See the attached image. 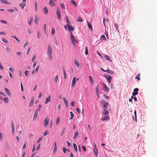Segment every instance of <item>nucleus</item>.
Here are the masks:
<instances>
[{
    "label": "nucleus",
    "mask_w": 157,
    "mask_h": 157,
    "mask_svg": "<svg viewBox=\"0 0 157 157\" xmlns=\"http://www.w3.org/2000/svg\"><path fill=\"white\" fill-rule=\"evenodd\" d=\"M54 148L53 151V152L54 153H55L56 152L57 150V142H54Z\"/></svg>",
    "instance_id": "nucleus-21"
},
{
    "label": "nucleus",
    "mask_w": 157,
    "mask_h": 157,
    "mask_svg": "<svg viewBox=\"0 0 157 157\" xmlns=\"http://www.w3.org/2000/svg\"><path fill=\"white\" fill-rule=\"evenodd\" d=\"M5 90L6 91V93L7 94L10 96H11V93L10 91L7 88L5 87L4 88Z\"/></svg>",
    "instance_id": "nucleus-16"
},
{
    "label": "nucleus",
    "mask_w": 157,
    "mask_h": 157,
    "mask_svg": "<svg viewBox=\"0 0 157 157\" xmlns=\"http://www.w3.org/2000/svg\"><path fill=\"white\" fill-rule=\"evenodd\" d=\"M11 37L15 39L18 42H20L19 40L15 36H12Z\"/></svg>",
    "instance_id": "nucleus-42"
},
{
    "label": "nucleus",
    "mask_w": 157,
    "mask_h": 157,
    "mask_svg": "<svg viewBox=\"0 0 157 157\" xmlns=\"http://www.w3.org/2000/svg\"><path fill=\"white\" fill-rule=\"evenodd\" d=\"M33 21V19L31 18H30L29 21V25H31Z\"/></svg>",
    "instance_id": "nucleus-51"
},
{
    "label": "nucleus",
    "mask_w": 157,
    "mask_h": 157,
    "mask_svg": "<svg viewBox=\"0 0 157 157\" xmlns=\"http://www.w3.org/2000/svg\"><path fill=\"white\" fill-rule=\"evenodd\" d=\"M87 25L88 27H89V28L91 31H93V29L91 24L89 22L87 21Z\"/></svg>",
    "instance_id": "nucleus-18"
},
{
    "label": "nucleus",
    "mask_w": 157,
    "mask_h": 157,
    "mask_svg": "<svg viewBox=\"0 0 157 157\" xmlns=\"http://www.w3.org/2000/svg\"><path fill=\"white\" fill-rule=\"evenodd\" d=\"M77 21L78 22H82L83 21L81 17H78L77 20Z\"/></svg>",
    "instance_id": "nucleus-35"
},
{
    "label": "nucleus",
    "mask_w": 157,
    "mask_h": 157,
    "mask_svg": "<svg viewBox=\"0 0 157 157\" xmlns=\"http://www.w3.org/2000/svg\"><path fill=\"white\" fill-rule=\"evenodd\" d=\"M103 86L104 89H103V90L104 91H106L107 92H108L109 90V88L107 87L106 85L104 83H103Z\"/></svg>",
    "instance_id": "nucleus-15"
},
{
    "label": "nucleus",
    "mask_w": 157,
    "mask_h": 157,
    "mask_svg": "<svg viewBox=\"0 0 157 157\" xmlns=\"http://www.w3.org/2000/svg\"><path fill=\"white\" fill-rule=\"evenodd\" d=\"M48 133L47 131H46L43 134V135L44 136H45L47 135L48 134Z\"/></svg>",
    "instance_id": "nucleus-64"
},
{
    "label": "nucleus",
    "mask_w": 157,
    "mask_h": 157,
    "mask_svg": "<svg viewBox=\"0 0 157 157\" xmlns=\"http://www.w3.org/2000/svg\"><path fill=\"white\" fill-rule=\"evenodd\" d=\"M136 113V110H135L134 111V114L135 116V121L136 122H137Z\"/></svg>",
    "instance_id": "nucleus-49"
},
{
    "label": "nucleus",
    "mask_w": 157,
    "mask_h": 157,
    "mask_svg": "<svg viewBox=\"0 0 157 157\" xmlns=\"http://www.w3.org/2000/svg\"><path fill=\"white\" fill-rule=\"evenodd\" d=\"M19 75L21 77L22 75V72L21 70H19L18 71Z\"/></svg>",
    "instance_id": "nucleus-61"
},
{
    "label": "nucleus",
    "mask_w": 157,
    "mask_h": 157,
    "mask_svg": "<svg viewBox=\"0 0 157 157\" xmlns=\"http://www.w3.org/2000/svg\"><path fill=\"white\" fill-rule=\"evenodd\" d=\"M63 75H64V79H66V77H67L66 73L65 72V71L64 68H63Z\"/></svg>",
    "instance_id": "nucleus-36"
},
{
    "label": "nucleus",
    "mask_w": 157,
    "mask_h": 157,
    "mask_svg": "<svg viewBox=\"0 0 157 157\" xmlns=\"http://www.w3.org/2000/svg\"><path fill=\"white\" fill-rule=\"evenodd\" d=\"M103 96L104 97V98L107 99H109V97L107 95H105V94H103Z\"/></svg>",
    "instance_id": "nucleus-63"
},
{
    "label": "nucleus",
    "mask_w": 157,
    "mask_h": 157,
    "mask_svg": "<svg viewBox=\"0 0 157 157\" xmlns=\"http://www.w3.org/2000/svg\"><path fill=\"white\" fill-rule=\"evenodd\" d=\"M73 145L74 148L75 150V151H77L78 150V148L77 147V145L74 143H73Z\"/></svg>",
    "instance_id": "nucleus-37"
},
{
    "label": "nucleus",
    "mask_w": 157,
    "mask_h": 157,
    "mask_svg": "<svg viewBox=\"0 0 157 157\" xmlns=\"http://www.w3.org/2000/svg\"><path fill=\"white\" fill-rule=\"evenodd\" d=\"M85 54L86 55H87L88 54V48L87 47H85Z\"/></svg>",
    "instance_id": "nucleus-44"
},
{
    "label": "nucleus",
    "mask_w": 157,
    "mask_h": 157,
    "mask_svg": "<svg viewBox=\"0 0 157 157\" xmlns=\"http://www.w3.org/2000/svg\"><path fill=\"white\" fill-rule=\"evenodd\" d=\"M51 96L49 95L46 98L45 101V104H47L48 102H50L51 101Z\"/></svg>",
    "instance_id": "nucleus-13"
},
{
    "label": "nucleus",
    "mask_w": 157,
    "mask_h": 157,
    "mask_svg": "<svg viewBox=\"0 0 157 157\" xmlns=\"http://www.w3.org/2000/svg\"><path fill=\"white\" fill-rule=\"evenodd\" d=\"M2 99L5 103H7L8 102L9 99L7 98H3Z\"/></svg>",
    "instance_id": "nucleus-39"
},
{
    "label": "nucleus",
    "mask_w": 157,
    "mask_h": 157,
    "mask_svg": "<svg viewBox=\"0 0 157 157\" xmlns=\"http://www.w3.org/2000/svg\"><path fill=\"white\" fill-rule=\"evenodd\" d=\"M109 114V112L108 110L106 109H104V110L102 113L103 115H106Z\"/></svg>",
    "instance_id": "nucleus-17"
},
{
    "label": "nucleus",
    "mask_w": 157,
    "mask_h": 157,
    "mask_svg": "<svg viewBox=\"0 0 157 157\" xmlns=\"http://www.w3.org/2000/svg\"><path fill=\"white\" fill-rule=\"evenodd\" d=\"M0 1L2 3L6 4H9V2H8L6 0H0Z\"/></svg>",
    "instance_id": "nucleus-29"
},
{
    "label": "nucleus",
    "mask_w": 157,
    "mask_h": 157,
    "mask_svg": "<svg viewBox=\"0 0 157 157\" xmlns=\"http://www.w3.org/2000/svg\"><path fill=\"white\" fill-rule=\"evenodd\" d=\"M11 132H12L13 133H14V131H15V128L13 122V121H11Z\"/></svg>",
    "instance_id": "nucleus-12"
},
{
    "label": "nucleus",
    "mask_w": 157,
    "mask_h": 157,
    "mask_svg": "<svg viewBox=\"0 0 157 157\" xmlns=\"http://www.w3.org/2000/svg\"><path fill=\"white\" fill-rule=\"evenodd\" d=\"M44 122V126L46 127L48 125L49 122V119L48 117H47L45 118Z\"/></svg>",
    "instance_id": "nucleus-8"
},
{
    "label": "nucleus",
    "mask_w": 157,
    "mask_h": 157,
    "mask_svg": "<svg viewBox=\"0 0 157 157\" xmlns=\"http://www.w3.org/2000/svg\"><path fill=\"white\" fill-rule=\"evenodd\" d=\"M66 150H67V148L65 147H63V152L64 153H66Z\"/></svg>",
    "instance_id": "nucleus-59"
},
{
    "label": "nucleus",
    "mask_w": 157,
    "mask_h": 157,
    "mask_svg": "<svg viewBox=\"0 0 157 157\" xmlns=\"http://www.w3.org/2000/svg\"><path fill=\"white\" fill-rule=\"evenodd\" d=\"M47 55L48 57L49 60L50 61H51L52 59V54H47Z\"/></svg>",
    "instance_id": "nucleus-31"
},
{
    "label": "nucleus",
    "mask_w": 157,
    "mask_h": 157,
    "mask_svg": "<svg viewBox=\"0 0 157 157\" xmlns=\"http://www.w3.org/2000/svg\"><path fill=\"white\" fill-rule=\"evenodd\" d=\"M76 82V78L75 77H74L72 79V82H71V88H73L74 87L75 85V84Z\"/></svg>",
    "instance_id": "nucleus-9"
},
{
    "label": "nucleus",
    "mask_w": 157,
    "mask_h": 157,
    "mask_svg": "<svg viewBox=\"0 0 157 157\" xmlns=\"http://www.w3.org/2000/svg\"><path fill=\"white\" fill-rule=\"evenodd\" d=\"M43 139V137H40L37 141V143H39Z\"/></svg>",
    "instance_id": "nucleus-60"
},
{
    "label": "nucleus",
    "mask_w": 157,
    "mask_h": 157,
    "mask_svg": "<svg viewBox=\"0 0 157 157\" xmlns=\"http://www.w3.org/2000/svg\"><path fill=\"white\" fill-rule=\"evenodd\" d=\"M71 3L73 4L75 7H77V6L76 4V3L75 2L74 0H71Z\"/></svg>",
    "instance_id": "nucleus-28"
},
{
    "label": "nucleus",
    "mask_w": 157,
    "mask_h": 157,
    "mask_svg": "<svg viewBox=\"0 0 157 157\" xmlns=\"http://www.w3.org/2000/svg\"><path fill=\"white\" fill-rule=\"evenodd\" d=\"M66 20L67 22V24L69 25V24H70V21L67 17H66Z\"/></svg>",
    "instance_id": "nucleus-54"
},
{
    "label": "nucleus",
    "mask_w": 157,
    "mask_h": 157,
    "mask_svg": "<svg viewBox=\"0 0 157 157\" xmlns=\"http://www.w3.org/2000/svg\"><path fill=\"white\" fill-rule=\"evenodd\" d=\"M56 14L58 19L60 20L61 18V14L58 7L57 9Z\"/></svg>",
    "instance_id": "nucleus-7"
},
{
    "label": "nucleus",
    "mask_w": 157,
    "mask_h": 157,
    "mask_svg": "<svg viewBox=\"0 0 157 157\" xmlns=\"http://www.w3.org/2000/svg\"><path fill=\"white\" fill-rule=\"evenodd\" d=\"M104 57L105 59H106L107 60H110V57L107 56V55H105L104 56Z\"/></svg>",
    "instance_id": "nucleus-43"
},
{
    "label": "nucleus",
    "mask_w": 157,
    "mask_h": 157,
    "mask_svg": "<svg viewBox=\"0 0 157 157\" xmlns=\"http://www.w3.org/2000/svg\"><path fill=\"white\" fill-rule=\"evenodd\" d=\"M52 49L51 46L49 44L48 46V50L47 54H52Z\"/></svg>",
    "instance_id": "nucleus-4"
},
{
    "label": "nucleus",
    "mask_w": 157,
    "mask_h": 157,
    "mask_svg": "<svg viewBox=\"0 0 157 157\" xmlns=\"http://www.w3.org/2000/svg\"><path fill=\"white\" fill-rule=\"evenodd\" d=\"M66 26L67 27L68 30V31L71 32V31L74 30V28L72 26H71L70 25L68 24H67Z\"/></svg>",
    "instance_id": "nucleus-6"
},
{
    "label": "nucleus",
    "mask_w": 157,
    "mask_h": 157,
    "mask_svg": "<svg viewBox=\"0 0 157 157\" xmlns=\"http://www.w3.org/2000/svg\"><path fill=\"white\" fill-rule=\"evenodd\" d=\"M109 120V117L108 116H104L101 118V120L102 121H108Z\"/></svg>",
    "instance_id": "nucleus-14"
},
{
    "label": "nucleus",
    "mask_w": 157,
    "mask_h": 157,
    "mask_svg": "<svg viewBox=\"0 0 157 157\" xmlns=\"http://www.w3.org/2000/svg\"><path fill=\"white\" fill-rule=\"evenodd\" d=\"M26 0H22V3L19 4L21 9L23 10L25 6L26 5Z\"/></svg>",
    "instance_id": "nucleus-3"
},
{
    "label": "nucleus",
    "mask_w": 157,
    "mask_h": 157,
    "mask_svg": "<svg viewBox=\"0 0 157 157\" xmlns=\"http://www.w3.org/2000/svg\"><path fill=\"white\" fill-rule=\"evenodd\" d=\"M106 72H108L109 73V74H114V73L113 71L110 70L109 69H108L107 70L105 71Z\"/></svg>",
    "instance_id": "nucleus-27"
},
{
    "label": "nucleus",
    "mask_w": 157,
    "mask_h": 157,
    "mask_svg": "<svg viewBox=\"0 0 157 157\" xmlns=\"http://www.w3.org/2000/svg\"><path fill=\"white\" fill-rule=\"evenodd\" d=\"M9 70L12 72H13L14 71V70L12 67L9 68Z\"/></svg>",
    "instance_id": "nucleus-56"
},
{
    "label": "nucleus",
    "mask_w": 157,
    "mask_h": 157,
    "mask_svg": "<svg viewBox=\"0 0 157 157\" xmlns=\"http://www.w3.org/2000/svg\"><path fill=\"white\" fill-rule=\"evenodd\" d=\"M55 33V30L54 28H52V32H51V35L53 36Z\"/></svg>",
    "instance_id": "nucleus-45"
},
{
    "label": "nucleus",
    "mask_w": 157,
    "mask_h": 157,
    "mask_svg": "<svg viewBox=\"0 0 157 157\" xmlns=\"http://www.w3.org/2000/svg\"><path fill=\"white\" fill-rule=\"evenodd\" d=\"M37 115V112H35L34 115V117H33V120H35L36 118Z\"/></svg>",
    "instance_id": "nucleus-38"
},
{
    "label": "nucleus",
    "mask_w": 157,
    "mask_h": 157,
    "mask_svg": "<svg viewBox=\"0 0 157 157\" xmlns=\"http://www.w3.org/2000/svg\"><path fill=\"white\" fill-rule=\"evenodd\" d=\"M114 25L116 29L117 30L118 32H119V30L118 29L119 26L117 25L116 23H114Z\"/></svg>",
    "instance_id": "nucleus-32"
},
{
    "label": "nucleus",
    "mask_w": 157,
    "mask_h": 157,
    "mask_svg": "<svg viewBox=\"0 0 157 157\" xmlns=\"http://www.w3.org/2000/svg\"><path fill=\"white\" fill-rule=\"evenodd\" d=\"M103 109H106L108 106V103L107 101L103 104Z\"/></svg>",
    "instance_id": "nucleus-23"
},
{
    "label": "nucleus",
    "mask_w": 157,
    "mask_h": 157,
    "mask_svg": "<svg viewBox=\"0 0 157 157\" xmlns=\"http://www.w3.org/2000/svg\"><path fill=\"white\" fill-rule=\"evenodd\" d=\"M104 76L107 79L108 82L110 83L112 79L111 76L107 75H105Z\"/></svg>",
    "instance_id": "nucleus-5"
},
{
    "label": "nucleus",
    "mask_w": 157,
    "mask_h": 157,
    "mask_svg": "<svg viewBox=\"0 0 157 157\" xmlns=\"http://www.w3.org/2000/svg\"><path fill=\"white\" fill-rule=\"evenodd\" d=\"M65 127H63L62 130V133L61 134V136H62L63 135V134L65 132Z\"/></svg>",
    "instance_id": "nucleus-53"
},
{
    "label": "nucleus",
    "mask_w": 157,
    "mask_h": 157,
    "mask_svg": "<svg viewBox=\"0 0 157 157\" xmlns=\"http://www.w3.org/2000/svg\"><path fill=\"white\" fill-rule=\"evenodd\" d=\"M46 24H45L44 25L43 30L44 31H45L46 32Z\"/></svg>",
    "instance_id": "nucleus-58"
},
{
    "label": "nucleus",
    "mask_w": 157,
    "mask_h": 157,
    "mask_svg": "<svg viewBox=\"0 0 157 157\" xmlns=\"http://www.w3.org/2000/svg\"><path fill=\"white\" fill-rule=\"evenodd\" d=\"M39 66H37L36 67V69L35 70V72H38L39 69Z\"/></svg>",
    "instance_id": "nucleus-57"
},
{
    "label": "nucleus",
    "mask_w": 157,
    "mask_h": 157,
    "mask_svg": "<svg viewBox=\"0 0 157 157\" xmlns=\"http://www.w3.org/2000/svg\"><path fill=\"white\" fill-rule=\"evenodd\" d=\"M75 63L78 67H80L79 63L76 59L75 60Z\"/></svg>",
    "instance_id": "nucleus-30"
},
{
    "label": "nucleus",
    "mask_w": 157,
    "mask_h": 157,
    "mask_svg": "<svg viewBox=\"0 0 157 157\" xmlns=\"http://www.w3.org/2000/svg\"><path fill=\"white\" fill-rule=\"evenodd\" d=\"M6 95L2 92H0V100H2L3 97H6Z\"/></svg>",
    "instance_id": "nucleus-19"
},
{
    "label": "nucleus",
    "mask_w": 157,
    "mask_h": 157,
    "mask_svg": "<svg viewBox=\"0 0 157 157\" xmlns=\"http://www.w3.org/2000/svg\"><path fill=\"white\" fill-rule=\"evenodd\" d=\"M37 3L36 2H35V10L36 12H37Z\"/></svg>",
    "instance_id": "nucleus-48"
},
{
    "label": "nucleus",
    "mask_w": 157,
    "mask_h": 157,
    "mask_svg": "<svg viewBox=\"0 0 157 157\" xmlns=\"http://www.w3.org/2000/svg\"><path fill=\"white\" fill-rule=\"evenodd\" d=\"M100 40H106V39L105 36L103 35H102L101 36L100 38Z\"/></svg>",
    "instance_id": "nucleus-33"
},
{
    "label": "nucleus",
    "mask_w": 157,
    "mask_h": 157,
    "mask_svg": "<svg viewBox=\"0 0 157 157\" xmlns=\"http://www.w3.org/2000/svg\"><path fill=\"white\" fill-rule=\"evenodd\" d=\"M58 76L57 75H56L55 76L54 78V81L55 83L57 82V81H58Z\"/></svg>",
    "instance_id": "nucleus-40"
},
{
    "label": "nucleus",
    "mask_w": 157,
    "mask_h": 157,
    "mask_svg": "<svg viewBox=\"0 0 157 157\" xmlns=\"http://www.w3.org/2000/svg\"><path fill=\"white\" fill-rule=\"evenodd\" d=\"M134 92L132 93V95L134 96H135L136 95L138 94V91L139 89L138 88H135L134 89Z\"/></svg>",
    "instance_id": "nucleus-10"
},
{
    "label": "nucleus",
    "mask_w": 157,
    "mask_h": 157,
    "mask_svg": "<svg viewBox=\"0 0 157 157\" xmlns=\"http://www.w3.org/2000/svg\"><path fill=\"white\" fill-rule=\"evenodd\" d=\"M0 21L3 23H4V24H7V22L4 20H0Z\"/></svg>",
    "instance_id": "nucleus-62"
},
{
    "label": "nucleus",
    "mask_w": 157,
    "mask_h": 157,
    "mask_svg": "<svg viewBox=\"0 0 157 157\" xmlns=\"http://www.w3.org/2000/svg\"><path fill=\"white\" fill-rule=\"evenodd\" d=\"M60 6H61V8L62 9H65V6L63 3L60 4Z\"/></svg>",
    "instance_id": "nucleus-52"
},
{
    "label": "nucleus",
    "mask_w": 157,
    "mask_h": 157,
    "mask_svg": "<svg viewBox=\"0 0 157 157\" xmlns=\"http://www.w3.org/2000/svg\"><path fill=\"white\" fill-rule=\"evenodd\" d=\"M79 135V132L78 131H76L75 132V134L74 136V139H75Z\"/></svg>",
    "instance_id": "nucleus-26"
},
{
    "label": "nucleus",
    "mask_w": 157,
    "mask_h": 157,
    "mask_svg": "<svg viewBox=\"0 0 157 157\" xmlns=\"http://www.w3.org/2000/svg\"><path fill=\"white\" fill-rule=\"evenodd\" d=\"M63 102L66 106V107L68 106V103L67 101L66 100V98H63Z\"/></svg>",
    "instance_id": "nucleus-22"
},
{
    "label": "nucleus",
    "mask_w": 157,
    "mask_h": 157,
    "mask_svg": "<svg viewBox=\"0 0 157 157\" xmlns=\"http://www.w3.org/2000/svg\"><path fill=\"white\" fill-rule=\"evenodd\" d=\"M49 4L51 6H55V4L52 0H50Z\"/></svg>",
    "instance_id": "nucleus-25"
},
{
    "label": "nucleus",
    "mask_w": 157,
    "mask_h": 157,
    "mask_svg": "<svg viewBox=\"0 0 157 157\" xmlns=\"http://www.w3.org/2000/svg\"><path fill=\"white\" fill-rule=\"evenodd\" d=\"M39 21V20L37 18V16H36L35 17V19L34 20V22L36 23V24L37 25L38 23V22Z\"/></svg>",
    "instance_id": "nucleus-34"
},
{
    "label": "nucleus",
    "mask_w": 157,
    "mask_h": 157,
    "mask_svg": "<svg viewBox=\"0 0 157 157\" xmlns=\"http://www.w3.org/2000/svg\"><path fill=\"white\" fill-rule=\"evenodd\" d=\"M60 121V118L59 117H58L56 120V125H58Z\"/></svg>",
    "instance_id": "nucleus-47"
},
{
    "label": "nucleus",
    "mask_w": 157,
    "mask_h": 157,
    "mask_svg": "<svg viewBox=\"0 0 157 157\" xmlns=\"http://www.w3.org/2000/svg\"><path fill=\"white\" fill-rule=\"evenodd\" d=\"M89 78L90 80V82L91 84L93 85L94 83V81H93L92 78V77H91V76H89Z\"/></svg>",
    "instance_id": "nucleus-41"
},
{
    "label": "nucleus",
    "mask_w": 157,
    "mask_h": 157,
    "mask_svg": "<svg viewBox=\"0 0 157 157\" xmlns=\"http://www.w3.org/2000/svg\"><path fill=\"white\" fill-rule=\"evenodd\" d=\"M93 152L94 155L96 157H97L98 155V150L96 147V144L95 143H94Z\"/></svg>",
    "instance_id": "nucleus-2"
},
{
    "label": "nucleus",
    "mask_w": 157,
    "mask_h": 157,
    "mask_svg": "<svg viewBox=\"0 0 157 157\" xmlns=\"http://www.w3.org/2000/svg\"><path fill=\"white\" fill-rule=\"evenodd\" d=\"M34 100V98L33 97L31 99V101L30 102L29 106V107H31L33 105Z\"/></svg>",
    "instance_id": "nucleus-20"
},
{
    "label": "nucleus",
    "mask_w": 157,
    "mask_h": 157,
    "mask_svg": "<svg viewBox=\"0 0 157 157\" xmlns=\"http://www.w3.org/2000/svg\"><path fill=\"white\" fill-rule=\"evenodd\" d=\"M98 85H97L95 89V94L98 97V98H100V96L99 94L98 93Z\"/></svg>",
    "instance_id": "nucleus-11"
},
{
    "label": "nucleus",
    "mask_w": 157,
    "mask_h": 157,
    "mask_svg": "<svg viewBox=\"0 0 157 157\" xmlns=\"http://www.w3.org/2000/svg\"><path fill=\"white\" fill-rule=\"evenodd\" d=\"M41 35L40 32L39 31L37 32V38L39 39Z\"/></svg>",
    "instance_id": "nucleus-55"
},
{
    "label": "nucleus",
    "mask_w": 157,
    "mask_h": 157,
    "mask_svg": "<svg viewBox=\"0 0 157 157\" xmlns=\"http://www.w3.org/2000/svg\"><path fill=\"white\" fill-rule=\"evenodd\" d=\"M43 10L45 14H46L48 13V10L47 8L45 7L43 9Z\"/></svg>",
    "instance_id": "nucleus-24"
},
{
    "label": "nucleus",
    "mask_w": 157,
    "mask_h": 157,
    "mask_svg": "<svg viewBox=\"0 0 157 157\" xmlns=\"http://www.w3.org/2000/svg\"><path fill=\"white\" fill-rule=\"evenodd\" d=\"M36 58V56H35L34 55L33 56V57L32 59V62H34L35 61Z\"/></svg>",
    "instance_id": "nucleus-50"
},
{
    "label": "nucleus",
    "mask_w": 157,
    "mask_h": 157,
    "mask_svg": "<svg viewBox=\"0 0 157 157\" xmlns=\"http://www.w3.org/2000/svg\"><path fill=\"white\" fill-rule=\"evenodd\" d=\"M1 39L3 42L5 43H7L8 42V41L4 38H2Z\"/></svg>",
    "instance_id": "nucleus-46"
},
{
    "label": "nucleus",
    "mask_w": 157,
    "mask_h": 157,
    "mask_svg": "<svg viewBox=\"0 0 157 157\" xmlns=\"http://www.w3.org/2000/svg\"><path fill=\"white\" fill-rule=\"evenodd\" d=\"M71 39L72 41V43L75 46V43H77L78 42V41L75 38L72 32L70 33Z\"/></svg>",
    "instance_id": "nucleus-1"
}]
</instances>
